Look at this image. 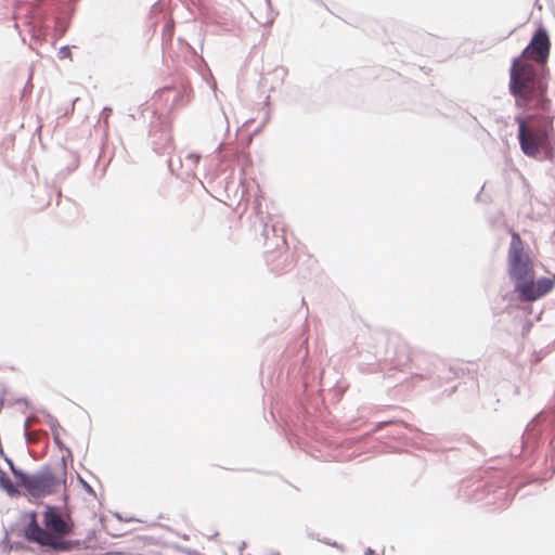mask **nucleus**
Listing matches in <instances>:
<instances>
[{
  "label": "nucleus",
  "mask_w": 555,
  "mask_h": 555,
  "mask_svg": "<svg viewBox=\"0 0 555 555\" xmlns=\"http://www.w3.org/2000/svg\"><path fill=\"white\" fill-rule=\"evenodd\" d=\"M508 248V272L515 283V292L524 302L535 301L547 295L555 285V275L534 280L533 266L526 255L518 233L512 232Z\"/></svg>",
  "instance_id": "nucleus-1"
},
{
  "label": "nucleus",
  "mask_w": 555,
  "mask_h": 555,
  "mask_svg": "<svg viewBox=\"0 0 555 555\" xmlns=\"http://www.w3.org/2000/svg\"><path fill=\"white\" fill-rule=\"evenodd\" d=\"M42 521L44 528L38 525L35 516L33 517L25 530L27 540L55 551L64 552L73 548V542L65 539L75 531V524L69 515H63L57 507L47 506Z\"/></svg>",
  "instance_id": "nucleus-2"
},
{
  "label": "nucleus",
  "mask_w": 555,
  "mask_h": 555,
  "mask_svg": "<svg viewBox=\"0 0 555 555\" xmlns=\"http://www.w3.org/2000/svg\"><path fill=\"white\" fill-rule=\"evenodd\" d=\"M509 91L516 98L518 106H528L535 99L534 108L541 111L550 108L551 101L544 96L545 88H542L538 81L534 66L524 57L513 60Z\"/></svg>",
  "instance_id": "nucleus-3"
},
{
  "label": "nucleus",
  "mask_w": 555,
  "mask_h": 555,
  "mask_svg": "<svg viewBox=\"0 0 555 555\" xmlns=\"http://www.w3.org/2000/svg\"><path fill=\"white\" fill-rule=\"evenodd\" d=\"M533 117L517 118L518 140L522 153L535 158L540 153L548 159L553 158L555 142L553 140V119L548 118V126L532 124Z\"/></svg>",
  "instance_id": "nucleus-4"
},
{
  "label": "nucleus",
  "mask_w": 555,
  "mask_h": 555,
  "mask_svg": "<svg viewBox=\"0 0 555 555\" xmlns=\"http://www.w3.org/2000/svg\"><path fill=\"white\" fill-rule=\"evenodd\" d=\"M14 476L33 498H42L52 494L65 485V465L61 470L43 469L42 472L28 475L12 468Z\"/></svg>",
  "instance_id": "nucleus-5"
},
{
  "label": "nucleus",
  "mask_w": 555,
  "mask_h": 555,
  "mask_svg": "<svg viewBox=\"0 0 555 555\" xmlns=\"http://www.w3.org/2000/svg\"><path fill=\"white\" fill-rule=\"evenodd\" d=\"M550 49L551 41L547 30L544 27H539L519 57H524L528 62L531 60L538 64H544L548 59Z\"/></svg>",
  "instance_id": "nucleus-6"
},
{
  "label": "nucleus",
  "mask_w": 555,
  "mask_h": 555,
  "mask_svg": "<svg viewBox=\"0 0 555 555\" xmlns=\"http://www.w3.org/2000/svg\"><path fill=\"white\" fill-rule=\"evenodd\" d=\"M0 488H2L4 491H7L9 494H12V495L17 493V489L14 487L10 477L4 472H1V470H0Z\"/></svg>",
  "instance_id": "nucleus-7"
},
{
  "label": "nucleus",
  "mask_w": 555,
  "mask_h": 555,
  "mask_svg": "<svg viewBox=\"0 0 555 555\" xmlns=\"http://www.w3.org/2000/svg\"><path fill=\"white\" fill-rule=\"evenodd\" d=\"M364 555H384V548L377 552L371 547H367L364 552Z\"/></svg>",
  "instance_id": "nucleus-8"
},
{
  "label": "nucleus",
  "mask_w": 555,
  "mask_h": 555,
  "mask_svg": "<svg viewBox=\"0 0 555 555\" xmlns=\"http://www.w3.org/2000/svg\"><path fill=\"white\" fill-rule=\"evenodd\" d=\"M190 157H193V155H191ZM198 156H194V160L197 162L198 160Z\"/></svg>",
  "instance_id": "nucleus-9"
}]
</instances>
